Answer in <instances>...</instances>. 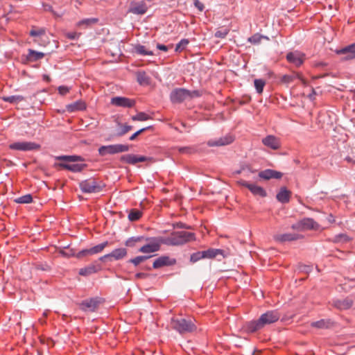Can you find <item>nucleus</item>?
<instances>
[{
  "mask_svg": "<svg viewBox=\"0 0 355 355\" xmlns=\"http://www.w3.org/2000/svg\"><path fill=\"white\" fill-rule=\"evenodd\" d=\"M281 314L278 310H270L261 314L258 320L246 322L243 329L249 333H254L263 329L265 326L273 324L279 320Z\"/></svg>",
  "mask_w": 355,
  "mask_h": 355,
  "instance_id": "f257e3e1",
  "label": "nucleus"
},
{
  "mask_svg": "<svg viewBox=\"0 0 355 355\" xmlns=\"http://www.w3.org/2000/svg\"><path fill=\"white\" fill-rule=\"evenodd\" d=\"M55 159L62 161L57 164V166L73 173L81 172L87 166L85 164L74 163L84 161V159L79 155H61L55 157Z\"/></svg>",
  "mask_w": 355,
  "mask_h": 355,
  "instance_id": "f03ea898",
  "label": "nucleus"
},
{
  "mask_svg": "<svg viewBox=\"0 0 355 355\" xmlns=\"http://www.w3.org/2000/svg\"><path fill=\"white\" fill-rule=\"evenodd\" d=\"M194 233L186 231H178L172 232L169 236L161 238L162 244L166 245H181L191 241H194Z\"/></svg>",
  "mask_w": 355,
  "mask_h": 355,
  "instance_id": "7ed1b4c3",
  "label": "nucleus"
},
{
  "mask_svg": "<svg viewBox=\"0 0 355 355\" xmlns=\"http://www.w3.org/2000/svg\"><path fill=\"white\" fill-rule=\"evenodd\" d=\"M171 327L180 333L184 334L191 333L196 330V327L191 320L182 318H173L170 323Z\"/></svg>",
  "mask_w": 355,
  "mask_h": 355,
  "instance_id": "20e7f679",
  "label": "nucleus"
},
{
  "mask_svg": "<svg viewBox=\"0 0 355 355\" xmlns=\"http://www.w3.org/2000/svg\"><path fill=\"white\" fill-rule=\"evenodd\" d=\"M105 184L95 178H89L80 182L79 187L83 193H92L101 191L105 187Z\"/></svg>",
  "mask_w": 355,
  "mask_h": 355,
  "instance_id": "39448f33",
  "label": "nucleus"
},
{
  "mask_svg": "<svg viewBox=\"0 0 355 355\" xmlns=\"http://www.w3.org/2000/svg\"><path fill=\"white\" fill-rule=\"evenodd\" d=\"M29 35L33 37V42L40 46H45L49 42L44 28L33 26L30 31Z\"/></svg>",
  "mask_w": 355,
  "mask_h": 355,
  "instance_id": "423d86ee",
  "label": "nucleus"
},
{
  "mask_svg": "<svg viewBox=\"0 0 355 355\" xmlns=\"http://www.w3.org/2000/svg\"><path fill=\"white\" fill-rule=\"evenodd\" d=\"M129 150V146L125 144H112L101 146L98 151L101 156L106 155H114L116 153L127 152Z\"/></svg>",
  "mask_w": 355,
  "mask_h": 355,
  "instance_id": "0eeeda50",
  "label": "nucleus"
},
{
  "mask_svg": "<svg viewBox=\"0 0 355 355\" xmlns=\"http://www.w3.org/2000/svg\"><path fill=\"white\" fill-rule=\"evenodd\" d=\"M102 302L103 300L101 297H96L84 300L78 303V306L83 311L94 312Z\"/></svg>",
  "mask_w": 355,
  "mask_h": 355,
  "instance_id": "6e6552de",
  "label": "nucleus"
},
{
  "mask_svg": "<svg viewBox=\"0 0 355 355\" xmlns=\"http://www.w3.org/2000/svg\"><path fill=\"white\" fill-rule=\"evenodd\" d=\"M40 145L32 141H17L9 145V148L19 151H31L39 150Z\"/></svg>",
  "mask_w": 355,
  "mask_h": 355,
  "instance_id": "1a4fd4ad",
  "label": "nucleus"
},
{
  "mask_svg": "<svg viewBox=\"0 0 355 355\" xmlns=\"http://www.w3.org/2000/svg\"><path fill=\"white\" fill-rule=\"evenodd\" d=\"M144 241H149V243L141 247L139 252L142 253H153L158 251L160 249L161 238H145Z\"/></svg>",
  "mask_w": 355,
  "mask_h": 355,
  "instance_id": "9d476101",
  "label": "nucleus"
},
{
  "mask_svg": "<svg viewBox=\"0 0 355 355\" xmlns=\"http://www.w3.org/2000/svg\"><path fill=\"white\" fill-rule=\"evenodd\" d=\"M286 58L289 63L293 64L295 67H300L304 64L306 55L300 51H295L288 53Z\"/></svg>",
  "mask_w": 355,
  "mask_h": 355,
  "instance_id": "9b49d317",
  "label": "nucleus"
},
{
  "mask_svg": "<svg viewBox=\"0 0 355 355\" xmlns=\"http://www.w3.org/2000/svg\"><path fill=\"white\" fill-rule=\"evenodd\" d=\"M295 79H298L301 84L304 87H306L309 85L308 80L303 77L302 73L297 71H293L291 74H285L282 76L280 79V83L282 84L288 85L293 82Z\"/></svg>",
  "mask_w": 355,
  "mask_h": 355,
  "instance_id": "f8f14e48",
  "label": "nucleus"
},
{
  "mask_svg": "<svg viewBox=\"0 0 355 355\" xmlns=\"http://www.w3.org/2000/svg\"><path fill=\"white\" fill-rule=\"evenodd\" d=\"M148 6L145 1H132L128 12L134 15H142L146 13Z\"/></svg>",
  "mask_w": 355,
  "mask_h": 355,
  "instance_id": "ddd939ff",
  "label": "nucleus"
},
{
  "mask_svg": "<svg viewBox=\"0 0 355 355\" xmlns=\"http://www.w3.org/2000/svg\"><path fill=\"white\" fill-rule=\"evenodd\" d=\"M238 184L243 187L248 188L253 195L259 196L261 197H266L267 193L264 189L260 186H258L255 184L249 183L245 180H239L238 181Z\"/></svg>",
  "mask_w": 355,
  "mask_h": 355,
  "instance_id": "4468645a",
  "label": "nucleus"
},
{
  "mask_svg": "<svg viewBox=\"0 0 355 355\" xmlns=\"http://www.w3.org/2000/svg\"><path fill=\"white\" fill-rule=\"evenodd\" d=\"M108 245V242L105 241L98 245H96L89 249H85L80 250L76 255L77 258H82L89 255H94L101 252L105 247Z\"/></svg>",
  "mask_w": 355,
  "mask_h": 355,
  "instance_id": "2eb2a0df",
  "label": "nucleus"
},
{
  "mask_svg": "<svg viewBox=\"0 0 355 355\" xmlns=\"http://www.w3.org/2000/svg\"><path fill=\"white\" fill-rule=\"evenodd\" d=\"M189 96H191V91L183 88L174 89L170 96L173 103H181Z\"/></svg>",
  "mask_w": 355,
  "mask_h": 355,
  "instance_id": "dca6fc26",
  "label": "nucleus"
},
{
  "mask_svg": "<svg viewBox=\"0 0 355 355\" xmlns=\"http://www.w3.org/2000/svg\"><path fill=\"white\" fill-rule=\"evenodd\" d=\"M136 102L134 99H131L123 96H116L111 99V104L116 107L124 108H130L135 106Z\"/></svg>",
  "mask_w": 355,
  "mask_h": 355,
  "instance_id": "f3484780",
  "label": "nucleus"
},
{
  "mask_svg": "<svg viewBox=\"0 0 355 355\" xmlns=\"http://www.w3.org/2000/svg\"><path fill=\"white\" fill-rule=\"evenodd\" d=\"M121 161L129 164L135 165L138 162H144L149 159L148 157L143 155L134 154H126L121 157Z\"/></svg>",
  "mask_w": 355,
  "mask_h": 355,
  "instance_id": "a211bd4d",
  "label": "nucleus"
},
{
  "mask_svg": "<svg viewBox=\"0 0 355 355\" xmlns=\"http://www.w3.org/2000/svg\"><path fill=\"white\" fill-rule=\"evenodd\" d=\"M234 140V137L232 135L227 134L219 139L209 140L207 144L209 146H222L232 144Z\"/></svg>",
  "mask_w": 355,
  "mask_h": 355,
  "instance_id": "6ab92c4d",
  "label": "nucleus"
},
{
  "mask_svg": "<svg viewBox=\"0 0 355 355\" xmlns=\"http://www.w3.org/2000/svg\"><path fill=\"white\" fill-rule=\"evenodd\" d=\"M127 250L125 248H116L111 253L107 254L99 258L101 261H105L107 259L113 258L114 260H120L126 257Z\"/></svg>",
  "mask_w": 355,
  "mask_h": 355,
  "instance_id": "aec40b11",
  "label": "nucleus"
},
{
  "mask_svg": "<svg viewBox=\"0 0 355 355\" xmlns=\"http://www.w3.org/2000/svg\"><path fill=\"white\" fill-rule=\"evenodd\" d=\"M262 144L272 150H278L281 148L280 139L272 135L263 138Z\"/></svg>",
  "mask_w": 355,
  "mask_h": 355,
  "instance_id": "412c9836",
  "label": "nucleus"
},
{
  "mask_svg": "<svg viewBox=\"0 0 355 355\" xmlns=\"http://www.w3.org/2000/svg\"><path fill=\"white\" fill-rule=\"evenodd\" d=\"M175 263L176 260L175 259H171L168 256H162L155 260L153 266L154 268L157 269L163 266H173Z\"/></svg>",
  "mask_w": 355,
  "mask_h": 355,
  "instance_id": "4be33fe9",
  "label": "nucleus"
},
{
  "mask_svg": "<svg viewBox=\"0 0 355 355\" xmlns=\"http://www.w3.org/2000/svg\"><path fill=\"white\" fill-rule=\"evenodd\" d=\"M338 55H345V60H352L355 58V43L348 45L344 48L336 50Z\"/></svg>",
  "mask_w": 355,
  "mask_h": 355,
  "instance_id": "5701e85b",
  "label": "nucleus"
},
{
  "mask_svg": "<svg viewBox=\"0 0 355 355\" xmlns=\"http://www.w3.org/2000/svg\"><path fill=\"white\" fill-rule=\"evenodd\" d=\"M259 177L263 180L280 179L282 173L272 169H266L259 173Z\"/></svg>",
  "mask_w": 355,
  "mask_h": 355,
  "instance_id": "b1692460",
  "label": "nucleus"
},
{
  "mask_svg": "<svg viewBox=\"0 0 355 355\" xmlns=\"http://www.w3.org/2000/svg\"><path fill=\"white\" fill-rule=\"evenodd\" d=\"M275 240L278 242H286V241H292L297 240L300 238H302V236H300L298 234H291V233H286V234H276L275 236Z\"/></svg>",
  "mask_w": 355,
  "mask_h": 355,
  "instance_id": "393cba45",
  "label": "nucleus"
},
{
  "mask_svg": "<svg viewBox=\"0 0 355 355\" xmlns=\"http://www.w3.org/2000/svg\"><path fill=\"white\" fill-rule=\"evenodd\" d=\"M291 196V191L287 189L286 187H281L279 192L277 193L276 198L281 203L285 204L290 201Z\"/></svg>",
  "mask_w": 355,
  "mask_h": 355,
  "instance_id": "a878e982",
  "label": "nucleus"
},
{
  "mask_svg": "<svg viewBox=\"0 0 355 355\" xmlns=\"http://www.w3.org/2000/svg\"><path fill=\"white\" fill-rule=\"evenodd\" d=\"M353 300L351 298L347 297L343 300H337L334 302L335 307L340 310H346L352 307Z\"/></svg>",
  "mask_w": 355,
  "mask_h": 355,
  "instance_id": "bb28decb",
  "label": "nucleus"
},
{
  "mask_svg": "<svg viewBox=\"0 0 355 355\" xmlns=\"http://www.w3.org/2000/svg\"><path fill=\"white\" fill-rule=\"evenodd\" d=\"M87 108L86 103L83 101H77L67 105V110L69 112L83 111Z\"/></svg>",
  "mask_w": 355,
  "mask_h": 355,
  "instance_id": "cd10ccee",
  "label": "nucleus"
},
{
  "mask_svg": "<svg viewBox=\"0 0 355 355\" xmlns=\"http://www.w3.org/2000/svg\"><path fill=\"white\" fill-rule=\"evenodd\" d=\"M301 225L303 230H318L319 225L313 218H304L301 220Z\"/></svg>",
  "mask_w": 355,
  "mask_h": 355,
  "instance_id": "c85d7f7f",
  "label": "nucleus"
},
{
  "mask_svg": "<svg viewBox=\"0 0 355 355\" xmlns=\"http://www.w3.org/2000/svg\"><path fill=\"white\" fill-rule=\"evenodd\" d=\"M101 269L100 266L91 264L87 267L80 268L79 270V275L82 276H88L92 274L97 272Z\"/></svg>",
  "mask_w": 355,
  "mask_h": 355,
  "instance_id": "c756f323",
  "label": "nucleus"
},
{
  "mask_svg": "<svg viewBox=\"0 0 355 355\" xmlns=\"http://www.w3.org/2000/svg\"><path fill=\"white\" fill-rule=\"evenodd\" d=\"M202 252L204 259H213L216 257L218 255H222L224 257V251L220 249L209 248Z\"/></svg>",
  "mask_w": 355,
  "mask_h": 355,
  "instance_id": "7c9ffc66",
  "label": "nucleus"
},
{
  "mask_svg": "<svg viewBox=\"0 0 355 355\" xmlns=\"http://www.w3.org/2000/svg\"><path fill=\"white\" fill-rule=\"evenodd\" d=\"M44 57V53L42 52H38L36 51H34L33 49H28V53L26 56V59L28 61L30 62H35L39 60H41Z\"/></svg>",
  "mask_w": 355,
  "mask_h": 355,
  "instance_id": "2f4dec72",
  "label": "nucleus"
},
{
  "mask_svg": "<svg viewBox=\"0 0 355 355\" xmlns=\"http://www.w3.org/2000/svg\"><path fill=\"white\" fill-rule=\"evenodd\" d=\"M332 322L330 320L322 319L316 322H313L311 326L318 329H327L329 328Z\"/></svg>",
  "mask_w": 355,
  "mask_h": 355,
  "instance_id": "473e14b6",
  "label": "nucleus"
},
{
  "mask_svg": "<svg viewBox=\"0 0 355 355\" xmlns=\"http://www.w3.org/2000/svg\"><path fill=\"white\" fill-rule=\"evenodd\" d=\"M143 241H144V236H132L126 240L125 245L127 247L132 248L135 247L137 243L142 242Z\"/></svg>",
  "mask_w": 355,
  "mask_h": 355,
  "instance_id": "72a5a7b5",
  "label": "nucleus"
},
{
  "mask_svg": "<svg viewBox=\"0 0 355 355\" xmlns=\"http://www.w3.org/2000/svg\"><path fill=\"white\" fill-rule=\"evenodd\" d=\"M97 21H98V19L96 18L84 19L83 20L79 21L77 23V26L84 27L86 28L87 27H89L91 25L96 24Z\"/></svg>",
  "mask_w": 355,
  "mask_h": 355,
  "instance_id": "f704fd0d",
  "label": "nucleus"
},
{
  "mask_svg": "<svg viewBox=\"0 0 355 355\" xmlns=\"http://www.w3.org/2000/svg\"><path fill=\"white\" fill-rule=\"evenodd\" d=\"M137 80L140 85H148L150 78L145 71H139L137 73Z\"/></svg>",
  "mask_w": 355,
  "mask_h": 355,
  "instance_id": "c9c22d12",
  "label": "nucleus"
},
{
  "mask_svg": "<svg viewBox=\"0 0 355 355\" xmlns=\"http://www.w3.org/2000/svg\"><path fill=\"white\" fill-rule=\"evenodd\" d=\"M135 52L137 54L141 55H153L154 53L152 51L146 50V47L141 44H137L135 47Z\"/></svg>",
  "mask_w": 355,
  "mask_h": 355,
  "instance_id": "e433bc0d",
  "label": "nucleus"
},
{
  "mask_svg": "<svg viewBox=\"0 0 355 355\" xmlns=\"http://www.w3.org/2000/svg\"><path fill=\"white\" fill-rule=\"evenodd\" d=\"M142 216V212L138 209H132L128 214V219L130 221H137Z\"/></svg>",
  "mask_w": 355,
  "mask_h": 355,
  "instance_id": "4c0bfd02",
  "label": "nucleus"
},
{
  "mask_svg": "<svg viewBox=\"0 0 355 355\" xmlns=\"http://www.w3.org/2000/svg\"><path fill=\"white\" fill-rule=\"evenodd\" d=\"M263 38L266 39L267 40H269V38L266 36H263L259 33H255L253 35H252L251 37H250L248 40L251 44H258L261 42V41Z\"/></svg>",
  "mask_w": 355,
  "mask_h": 355,
  "instance_id": "58836bf2",
  "label": "nucleus"
},
{
  "mask_svg": "<svg viewBox=\"0 0 355 355\" xmlns=\"http://www.w3.org/2000/svg\"><path fill=\"white\" fill-rule=\"evenodd\" d=\"M254 87L258 94H262L263 91L264 86L266 85V82L263 79H255L254 80Z\"/></svg>",
  "mask_w": 355,
  "mask_h": 355,
  "instance_id": "ea45409f",
  "label": "nucleus"
},
{
  "mask_svg": "<svg viewBox=\"0 0 355 355\" xmlns=\"http://www.w3.org/2000/svg\"><path fill=\"white\" fill-rule=\"evenodd\" d=\"M33 197L31 194H26L20 196L15 200V202L19 204H28L32 202Z\"/></svg>",
  "mask_w": 355,
  "mask_h": 355,
  "instance_id": "a19ab883",
  "label": "nucleus"
},
{
  "mask_svg": "<svg viewBox=\"0 0 355 355\" xmlns=\"http://www.w3.org/2000/svg\"><path fill=\"white\" fill-rule=\"evenodd\" d=\"M151 117L145 112H139L137 114L132 116V121H144L150 119Z\"/></svg>",
  "mask_w": 355,
  "mask_h": 355,
  "instance_id": "79ce46f5",
  "label": "nucleus"
},
{
  "mask_svg": "<svg viewBox=\"0 0 355 355\" xmlns=\"http://www.w3.org/2000/svg\"><path fill=\"white\" fill-rule=\"evenodd\" d=\"M24 97L21 96L16 95V96H10L7 97H3V101L6 102H8L10 103H18L24 101Z\"/></svg>",
  "mask_w": 355,
  "mask_h": 355,
  "instance_id": "37998d69",
  "label": "nucleus"
},
{
  "mask_svg": "<svg viewBox=\"0 0 355 355\" xmlns=\"http://www.w3.org/2000/svg\"><path fill=\"white\" fill-rule=\"evenodd\" d=\"M189 41L187 39H182L179 43L176 44L175 51L180 52L184 50L187 46L189 44Z\"/></svg>",
  "mask_w": 355,
  "mask_h": 355,
  "instance_id": "c03bdc74",
  "label": "nucleus"
},
{
  "mask_svg": "<svg viewBox=\"0 0 355 355\" xmlns=\"http://www.w3.org/2000/svg\"><path fill=\"white\" fill-rule=\"evenodd\" d=\"M230 30L227 28H223L216 31L214 36L217 38H225L229 33Z\"/></svg>",
  "mask_w": 355,
  "mask_h": 355,
  "instance_id": "a18cd8bd",
  "label": "nucleus"
},
{
  "mask_svg": "<svg viewBox=\"0 0 355 355\" xmlns=\"http://www.w3.org/2000/svg\"><path fill=\"white\" fill-rule=\"evenodd\" d=\"M204 259L203 252L198 251L197 252L193 253L191 255L190 261L193 263H195L200 259Z\"/></svg>",
  "mask_w": 355,
  "mask_h": 355,
  "instance_id": "49530a36",
  "label": "nucleus"
},
{
  "mask_svg": "<svg viewBox=\"0 0 355 355\" xmlns=\"http://www.w3.org/2000/svg\"><path fill=\"white\" fill-rule=\"evenodd\" d=\"M150 257L148 256H138L129 260V262L133 263L135 266H138L142 261L146 260Z\"/></svg>",
  "mask_w": 355,
  "mask_h": 355,
  "instance_id": "de8ad7c7",
  "label": "nucleus"
},
{
  "mask_svg": "<svg viewBox=\"0 0 355 355\" xmlns=\"http://www.w3.org/2000/svg\"><path fill=\"white\" fill-rule=\"evenodd\" d=\"M80 36V33L76 31L69 32L66 33V37L70 40H78Z\"/></svg>",
  "mask_w": 355,
  "mask_h": 355,
  "instance_id": "09e8293b",
  "label": "nucleus"
},
{
  "mask_svg": "<svg viewBox=\"0 0 355 355\" xmlns=\"http://www.w3.org/2000/svg\"><path fill=\"white\" fill-rule=\"evenodd\" d=\"M151 128V126H148V127H146V128H141L140 130H139L138 131H137L136 132H135L133 135H132V136L130 137V140H134L136 139V137L139 135L141 133L144 132V131H146V130H148V129H150Z\"/></svg>",
  "mask_w": 355,
  "mask_h": 355,
  "instance_id": "8fccbe9b",
  "label": "nucleus"
},
{
  "mask_svg": "<svg viewBox=\"0 0 355 355\" xmlns=\"http://www.w3.org/2000/svg\"><path fill=\"white\" fill-rule=\"evenodd\" d=\"M131 130H132L131 125H125L121 127V131L118 133V135L122 136V135L126 134L127 132H128Z\"/></svg>",
  "mask_w": 355,
  "mask_h": 355,
  "instance_id": "3c124183",
  "label": "nucleus"
},
{
  "mask_svg": "<svg viewBox=\"0 0 355 355\" xmlns=\"http://www.w3.org/2000/svg\"><path fill=\"white\" fill-rule=\"evenodd\" d=\"M195 7L200 11L202 12L205 9L204 4L199 0H193Z\"/></svg>",
  "mask_w": 355,
  "mask_h": 355,
  "instance_id": "603ef678",
  "label": "nucleus"
},
{
  "mask_svg": "<svg viewBox=\"0 0 355 355\" xmlns=\"http://www.w3.org/2000/svg\"><path fill=\"white\" fill-rule=\"evenodd\" d=\"M69 92V89L67 86L62 85L58 87V92L61 95H66Z\"/></svg>",
  "mask_w": 355,
  "mask_h": 355,
  "instance_id": "864d4df0",
  "label": "nucleus"
},
{
  "mask_svg": "<svg viewBox=\"0 0 355 355\" xmlns=\"http://www.w3.org/2000/svg\"><path fill=\"white\" fill-rule=\"evenodd\" d=\"M292 229L302 231L303 229H302V225H301V220L295 224H293L292 225Z\"/></svg>",
  "mask_w": 355,
  "mask_h": 355,
  "instance_id": "5fc2aeb1",
  "label": "nucleus"
},
{
  "mask_svg": "<svg viewBox=\"0 0 355 355\" xmlns=\"http://www.w3.org/2000/svg\"><path fill=\"white\" fill-rule=\"evenodd\" d=\"M157 48L160 50L166 52L168 50V48L167 46L162 44H157Z\"/></svg>",
  "mask_w": 355,
  "mask_h": 355,
  "instance_id": "6e6d98bb",
  "label": "nucleus"
},
{
  "mask_svg": "<svg viewBox=\"0 0 355 355\" xmlns=\"http://www.w3.org/2000/svg\"><path fill=\"white\" fill-rule=\"evenodd\" d=\"M180 151L182 153H190V148H182L180 149Z\"/></svg>",
  "mask_w": 355,
  "mask_h": 355,
  "instance_id": "4d7b16f0",
  "label": "nucleus"
},
{
  "mask_svg": "<svg viewBox=\"0 0 355 355\" xmlns=\"http://www.w3.org/2000/svg\"><path fill=\"white\" fill-rule=\"evenodd\" d=\"M191 97H193V96H199V93L198 91H193V92H191Z\"/></svg>",
  "mask_w": 355,
  "mask_h": 355,
  "instance_id": "13d9d810",
  "label": "nucleus"
},
{
  "mask_svg": "<svg viewBox=\"0 0 355 355\" xmlns=\"http://www.w3.org/2000/svg\"><path fill=\"white\" fill-rule=\"evenodd\" d=\"M180 227H182V228H188V227H187L185 225H183V224H181L180 225H178Z\"/></svg>",
  "mask_w": 355,
  "mask_h": 355,
  "instance_id": "bf43d9fd",
  "label": "nucleus"
},
{
  "mask_svg": "<svg viewBox=\"0 0 355 355\" xmlns=\"http://www.w3.org/2000/svg\"><path fill=\"white\" fill-rule=\"evenodd\" d=\"M143 275H144V273H138V274H137V276L138 277H142Z\"/></svg>",
  "mask_w": 355,
  "mask_h": 355,
  "instance_id": "052dcab7",
  "label": "nucleus"
},
{
  "mask_svg": "<svg viewBox=\"0 0 355 355\" xmlns=\"http://www.w3.org/2000/svg\"><path fill=\"white\" fill-rule=\"evenodd\" d=\"M44 316L46 317L48 315V311H45L43 313Z\"/></svg>",
  "mask_w": 355,
  "mask_h": 355,
  "instance_id": "680f3d73",
  "label": "nucleus"
}]
</instances>
